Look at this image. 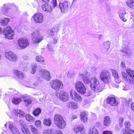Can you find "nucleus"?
<instances>
[{
	"mask_svg": "<svg viewBox=\"0 0 134 134\" xmlns=\"http://www.w3.org/2000/svg\"><path fill=\"white\" fill-rule=\"evenodd\" d=\"M80 76L83 79L85 83H90L91 87L94 91L99 92L102 91V89L99 87V81L95 77L90 79L87 77H86L83 74H80Z\"/></svg>",
	"mask_w": 134,
	"mask_h": 134,
	"instance_id": "nucleus-1",
	"label": "nucleus"
},
{
	"mask_svg": "<svg viewBox=\"0 0 134 134\" xmlns=\"http://www.w3.org/2000/svg\"><path fill=\"white\" fill-rule=\"evenodd\" d=\"M126 72L128 75L124 72H121L124 80L131 85H134V71L129 69L127 70Z\"/></svg>",
	"mask_w": 134,
	"mask_h": 134,
	"instance_id": "nucleus-2",
	"label": "nucleus"
},
{
	"mask_svg": "<svg viewBox=\"0 0 134 134\" xmlns=\"http://www.w3.org/2000/svg\"><path fill=\"white\" fill-rule=\"evenodd\" d=\"M54 123L59 129H62L66 126V122L63 117L58 114L55 115L54 117Z\"/></svg>",
	"mask_w": 134,
	"mask_h": 134,
	"instance_id": "nucleus-3",
	"label": "nucleus"
},
{
	"mask_svg": "<svg viewBox=\"0 0 134 134\" xmlns=\"http://www.w3.org/2000/svg\"><path fill=\"white\" fill-rule=\"evenodd\" d=\"M3 32V34L5 35V38L10 40L13 39L14 35V33L10 26H8L5 27Z\"/></svg>",
	"mask_w": 134,
	"mask_h": 134,
	"instance_id": "nucleus-4",
	"label": "nucleus"
},
{
	"mask_svg": "<svg viewBox=\"0 0 134 134\" xmlns=\"http://www.w3.org/2000/svg\"><path fill=\"white\" fill-rule=\"evenodd\" d=\"M100 79L103 82L108 83L109 82L111 79V74L108 71L103 70L100 75Z\"/></svg>",
	"mask_w": 134,
	"mask_h": 134,
	"instance_id": "nucleus-5",
	"label": "nucleus"
},
{
	"mask_svg": "<svg viewBox=\"0 0 134 134\" xmlns=\"http://www.w3.org/2000/svg\"><path fill=\"white\" fill-rule=\"evenodd\" d=\"M43 39L39 31H35L32 34V42L33 43H38Z\"/></svg>",
	"mask_w": 134,
	"mask_h": 134,
	"instance_id": "nucleus-6",
	"label": "nucleus"
},
{
	"mask_svg": "<svg viewBox=\"0 0 134 134\" xmlns=\"http://www.w3.org/2000/svg\"><path fill=\"white\" fill-rule=\"evenodd\" d=\"M51 87L54 90H58L60 89H62L63 85L62 82L58 80H53L50 83Z\"/></svg>",
	"mask_w": 134,
	"mask_h": 134,
	"instance_id": "nucleus-7",
	"label": "nucleus"
},
{
	"mask_svg": "<svg viewBox=\"0 0 134 134\" xmlns=\"http://www.w3.org/2000/svg\"><path fill=\"white\" fill-rule=\"evenodd\" d=\"M75 87L76 90L81 94H84L85 93L86 88L82 82L77 81L75 84Z\"/></svg>",
	"mask_w": 134,
	"mask_h": 134,
	"instance_id": "nucleus-8",
	"label": "nucleus"
},
{
	"mask_svg": "<svg viewBox=\"0 0 134 134\" xmlns=\"http://www.w3.org/2000/svg\"><path fill=\"white\" fill-rule=\"evenodd\" d=\"M59 7L61 12L63 13L67 12L71 6L70 3L68 1H65L59 4Z\"/></svg>",
	"mask_w": 134,
	"mask_h": 134,
	"instance_id": "nucleus-9",
	"label": "nucleus"
},
{
	"mask_svg": "<svg viewBox=\"0 0 134 134\" xmlns=\"http://www.w3.org/2000/svg\"><path fill=\"white\" fill-rule=\"evenodd\" d=\"M38 75V77L43 78L47 81H49L51 78L49 72L46 70L42 69L40 70Z\"/></svg>",
	"mask_w": 134,
	"mask_h": 134,
	"instance_id": "nucleus-10",
	"label": "nucleus"
},
{
	"mask_svg": "<svg viewBox=\"0 0 134 134\" xmlns=\"http://www.w3.org/2000/svg\"><path fill=\"white\" fill-rule=\"evenodd\" d=\"M5 55L6 58L10 61L15 62L17 60V56L12 52H7L5 53Z\"/></svg>",
	"mask_w": 134,
	"mask_h": 134,
	"instance_id": "nucleus-11",
	"label": "nucleus"
},
{
	"mask_svg": "<svg viewBox=\"0 0 134 134\" xmlns=\"http://www.w3.org/2000/svg\"><path fill=\"white\" fill-rule=\"evenodd\" d=\"M18 45L20 48H24L29 44L28 41L25 38H21L17 41Z\"/></svg>",
	"mask_w": 134,
	"mask_h": 134,
	"instance_id": "nucleus-12",
	"label": "nucleus"
},
{
	"mask_svg": "<svg viewBox=\"0 0 134 134\" xmlns=\"http://www.w3.org/2000/svg\"><path fill=\"white\" fill-rule=\"evenodd\" d=\"M70 96L72 99L76 101H81L82 100L81 97L74 91H70Z\"/></svg>",
	"mask_w": 134,
	"mask_h": 134,
	"instance_id": "nucleus-13",
	"label": "nucleus"
},
{
	"mask_svg": "<svg viewBox=\"0 0 134 134\" xmlns=\"http://www.w3.org/2000/svg\"><path fill=\"white\" fill-rule=\"evenodd\" d=\"M59 99L63 101H67L69 99L68 94L63 91H61L59 93Z\"/></svg>",
	"mask_w": 134,
	"mask_h": 134,
	"instance_id": "nucleus-14",
	"label": "nucleus"
},
{
	"mask_svg": "<svg viewBox=\"0 0 134 134\" xmlns=\"http://www.w3.org/2000/svg\"><path fill=\"white\" fill-rule=\"evenodd\" d=\"M20 126L24 134H27L28 133H29V130L27 127L25 123L22 120L20 121Z\"/></svg>",
	"mask_w": 134,
	"mask_h": 134,
	"instance_id": "nucleus-15",
	"label": "nucleus"
},
{
	"mask_svg": "<svg viewBox=\"0 0 134 134\" xmlns=\"http://www.w3.org/2000/svg\"><path fill=\"white\" fill-rule=\"evenodd\" d=\"M34 18L36 23H41L43 21V16L41 13H37L34 15Z\"/></svg>",
	"mask_w": 134,
	"mask_h": 134,
	"instance_id": "nucleus-16",
	"label": "nucleus"
},
{
	"mask_svg": "<svg viewBox=\"0 0 134 134\" xmlns=\"http://www.w3.org/2000/svg\"><path fill=\"white\" fill-rule=\"evenodd\" d=\"M107 103L112 106H117L118 103L116 101V98L113 97H109L107 99Z\"/></svg>",
	"mask_w": 134,
	"mask_h": 134,
	"instance_id": "nucleus-17",
	"label": "nucleus"
},
{
	"mask_svg": "<svg viewBox=\"0 0 134 134\" xmlns=\"http://www.w3.org/2000/svg\"><path fill=\"white\" fill-rule=\"evenodd\" d=\"M41 7L42 9L46 12L50 13L51 12L52 8L50 4L45 3L43 4Z\"/></svg>",
	"mask_w": 134,
	"mask_h": 134,
	"instance_id": "nucleus-18",
	"label": "nucleus"
},
{
	"mask_svg": "<svg viewBox=\"0 0 134 134\" xmlns=\"http://www.w3.org/2000/svg\"><path fill=\"white\" fill-rule=\"evenodd\" d=\"M12 113H13L15 115L21 117H23L25 115V113L22 111L17 109L13 110Z\"/></svg>",
	"mask_w": 134,
	"mask_h": 134,
	"instance_id": "nucleus-19",
	"label": "nucleus"
},
{
	"mask_svg": "<svg viewBox=\"0 0 134 134\" xmlns=\"http://www.w3.org/2000/svg\"><path fill=\"white\" fill-rule=\"evenodd\" d=\"M112 73L113 76L114 77L115 82L117 83H119L120 82V80H119L120 77L117 71L113 69H111L110 70Z\"/></svg>",
	"mask_w": 134,
	"mask_h": 134,
	"instance_id": "nucleus-20",
	"label": "nucleus"
},
{
	"mask_svg": "<svg viewBox=\"0 0 134 134\" xmlns=\"http://www.w3.org/2000/svg\"><path fill=\"white\" fill-rule=\"evenodd\" d=\"M10 130L13 134H20L18 130L15 127V125L12 124H10L9 126Z\"/></svg>",
	"mask_w": 134,
	"mask_h": 134,
	"instance_id": "nucleus-21",
	"label": "nucleus"
},
{
	"mask_svg": "<svg viewBox=\"0 0 134 134\" xmlns=\"http://www.w3.org/2000/svg\"><path fill=\"white\" fill-rule=\"evenodd\" d=\"M14 73L16 77L20 79H23L25 76L24 74L18 70H14Z\"/></svg>",
	"mask_w": 134,
	"mask_h": 134,
	"instance_id": "nucleus-22",
	"label": "nucleus"
},
{
	"mask_svg": "<svg viewBox=\"0 0 134 134\" xmlns=\"http://www.w3.org/2000/svg\"><path fill=\"white\" fill-rule=\"evenodd\" d=\"M81 120L84 122H85L88 119V115L85 112H83L81 113L80 114Z\"/></svg>",
	"mask_w": 134,
	"mask_h": 134,
	"instance_id": "nucleus-23",
	"label": "nucleus"
},
{
	"mask_svg": "<svg viewBox=\"0 0 134 134\" xmlns=\"http://www.w3.org/2000/svg\"><path fill=\"white\" fill-rule=\"evenodd\" d=\"M58 27L54 28L49 30V35L51 36H54L56 35L58 32Z\"/></svg>",
	"mask_w": 134,
	"mask_h": 134,
	"instance_id": "nucleus-24",
	"label": "nucleus"
},
{
	"mask_svg": "<svg viewBox=\"0 0 134 134\" xmlns=\"http://www.w3.org/2000/svg\"><path fill=\"white\" fill-rule=\"evenodd\" d=\"M74 130L75 132L76 133L80 132L81 133H83L85 132V130L83 129V127L82 126H78L75 127L74 129Z\"/></svg>",
	"mask_w": 134,
	"mask_h": 134,
	"instance_id": "nucleus-25",
	"label": "nucleus"
},
{
	"mask_svg": "<svg viewBox=\"0 0 134 134\" xmlns=\"http://www.w3.org/2000/svg\"><path fill=\"white\" fill-rule=\"evenodd\" d=\"M25 102L27 105L31 104L32 102V99L29 96H25L23 97Z\"/></svg>",
	"mask_w": 134,
	"mask_h": 134,
	"instance_id": "nucleus-26",
	"label": "nucleus"
},
{
	"mask_svg": "<svg viewBox=\"0 0 134 134\" xmlns=\"http://www.w3.org/2000/svg\"><path fill=\"white\" fill-rule=\"evenodd\" d=\"M126 14V11L124 9H122L120 12L119 13V17L120 18L124 21H126V20L124 18V15Z\"/></svg>",
	"mask_w": 134,
	"mask_h": 134,
	"instance_id": "nucleus-27",
	"label": "nucleus"
},
{
	"mask_svg": "<svg viewBox=\"0 0 134 134\" xmlns=\"http://www.w3.org/2000/svg\"><path fill=\"white\" fill-rule=\"evenodd\" d=\"M29 128L31 131L34 134H38L39 133L38 130L35 126L33 125H30L29 126Z\"/></svg>",
	"mask_w": 134,
	"mask_h": 134,
	"instance_id": "nucleus-28",
	"label": "nucleus"
},
{
	"mask_svg": "<svg viewBox=\"0 0 134 134\" xmlns=\"http://www.w3.org/2000/svg\"><path fill=\"white\" fill-rule=\"evenodd\" d=\"M126 4L130 8L134 9V0H128Z\"/></svg>",
	"mask_w": 134,
	"mask_h": 134,
	"instance_id": "nucleus-29",
	"label": "nucleus"
},
{
	"mask_svg": "<svg viewBox=\"0 0 134 134\" xmlns=\"http://www.w3.org/2000/svg\"><path fill=\"white\" fill-rule=\"evenodd\" d=\"M41 112V109L39 108H37L33 110V114L35 116H38Z\"/></svg>",
	"mask_w": 134,
	"mask_h": 134,
	"instance_id": "nucleus-30",
	"label": "nucleus"
},
{
	"mask_svg": "<svg viewBox=\"0 0 134 134\" xmlns=\"http://www.w3.org/2000/svg\"><path fill=\"white\" fill-rule=\"evenodd\" d=\"M67 106L69 108L76 109L77 107V105L76 103L74 102H71L67 104Z\"/></svg>",
	"mask_w": 134,
	"mask_h": 134,
	"instance_id": "nucleus-31",
	"label": "nucleus"
},
{
	"mask_svg": "<svg viewBox=\"0 0 134 134\" xmlns=\"http://www.w3.org/2000/svg\"><path fill=\"white\" fill-rule=\"evenodd\" d=\"M123 134H134V131L130 129H125L123 130Z\"/></svg>",
	"mask_w": 134,
	"mask_h": 134,
	"instance_id": "nucleus-32",
	"label": "nucleus"
},
{
	"mask_svg": "<svg viewBox=\"0 0 134 134\" xmlns=\"http://www.w3.org/2000/svg\"><path fill=\"white\" fill-rule=\"evenodd\" d=\"M52 120L50 118L45 119L44 120L43 123L47 126H50L51 124Z\"/></svg>",
	"mask_w": 134,
	"mask_h": 134,
	"instance_id": "nucleus-33",
	"label": "nucleus"
},
{
	"mask_svg": "<svg viewBox=\"0 0 134 134\" xmlns=\"http://www.w3.org/2000/svg\"><path fill=\"white\" fill-rule=\"evenodd\" d=\"M21 101V97L14 98L12 99V102L15 104L19 103Z\"/></svg>",
	"mask_w": 134,
	"mask_h": 134,
	"instance_id": "nucleus-34",
	"label": "nucleus"
},
{
	"mask_svg": "<svg viewBox=\"0 0 134 134\" xmlns=\"http://www.w3.org/2000/svg\"><path fill=\"white\" fill-rule=\"evenodd\" d=\"M110 120L109 117L108 116H106L104 119V123L105 126H108L110 124Z\"/></svg>",
	"mask_w": 134,
	"mask_h": 134,
	"instance_id": "nucleus-35",
	"label": "nucleus"
},
{
	"mask_svg": "<svg viewBox=\"0 0 134 134\" xmlns=\"http://www.w3.org/2000/svg\"><path fill=\"white\" fill-rule=\"evenodd\" d=\"M10 20L9 19L7 18H5L3 20L0 19V23L2 25H7Z\"/></svg>",
	"mask_w": 134,
	"mask_h": 134,
	"instance_id": "nucleus-36",
	"label": "nucleus"
},
{
	"mask_svg": "<svg viewBox=\"0 0 134 134\" xmlns=\"http://www.w3.org/2000/svg\"><path fill=\"white\" fill-rule=\"evenodd\" d=\"M88 134H99L97 129L94 127L91 129Z\"/></svg>",
	"mask_w": 134,
	"mask_h": 134,
	"instance_id": "nucleus-37",
	"label": "nucleus"
},
{
	"mask_svg": "<svg viewBox=\"0 0 134 134\" xmlns=\"http://www.w3.org/2000/svg\"><path fill=\"white\" fill-rule=\"evenodd\" d=\"M25 118L27 120L30 122H34L35 119L29 114H27L25 116Z\"/></svg>",
	"mask_w": 134,
	"mask_h": 134,
	"instance_id": "nucleus-38",
	"label": "nucleus"
},
{
	"mask_svg": "<svg viewBox=\"0 0 134 134\" xmlns=\"http://www.w3.org/2000/svg\"><path fill=\"white\" fill-rule=\"evenodd\" d=\"M122 51L124 53L128 55L131 54V51L126 47L124 48V49L122 50Z\"/></svg>",
	"mask_w": 134,
	"mask_h": 134,
	"instance_id": "nucleus-39",
	"label": "nucleus"
},
{
	"mask_svg": "<svg viewBox=\"0 0 134 134\" xmlns=\"http://www.w3.org/2000/svg\"><path fill=\"white\" fill-rule=\"evenodd\" d=\"M124 121V119L122 117H120V118L119 121V126L118 127V126H117L116 127V128L118 130H119L121 128L122 125H123V123Z\"/></svg>",
	"mask_w": 134,
	"mask_h": 134,
	"instance_id": "nucleus-40",
	"label": "nucleus"
},
{
	"mask_svg": "<svg viewBox=\"0 0 134 134\" xmlns=\"http://www.w3.org/2000/svg\"><path fill=\"white\" fill-rule=\"evenodd\" d=\"M37 64L35 63L33 64L32 65V68L31 71V73L32 74H34L36 72Z\"/></svg>",
	"mask_w": 134,
	"mask_h": 134,
	"instance_id": "nucleus-41",
	"label": "nucleus"
},
{
	"mask_svg": "<svg viewBox=\"0 0 134 134\" xmlns=\"http://www.w3.org/2000/svg\"><path fill=\"white\" fill-rule=\"evenodd\" d=\"M4 6L2 7V11L3 13L5 14L8 10L9 7H8L7 5H3Z\"/></svg>",
	"mask_w": 134,
	"mask_h": 134,
	"instance_id": "nucleus-42",
	"label": "nucleus"
},
{
	"mask_svg": "<svg viewBox=\"0 0 134 134\" xmlns=\"http://www.w3.org/2000/svg\"><path fill=\"white\" fill-rule=\"evenodd\" d=\"M103 45L104 46V47L105 48L107 49H109L110 46V42L109 41H107L105 42H104L103 43Z\"/></svg>",
	"mask_w": 134,
	"mask_h": 134,
	"instance_id": "nucleus-43",
	"label": "nucleus"
},
{
	"mask_svg": "<svg viewBox=\"0 0 134 134\" xmlns=\"http://www.w3.org/2000/svg\"><path fill=\"white\" fill-rule=\"evenodd\" d=\"M36 60L37 62H43L44 61V59L43 57L40 55L37 56L36 58Z\"/></svg>",
	"mask_w": 134,
	"mask_h": 134,
	"instance_id": "nucleus-44",
	"label": "nucleus"
},
{
	"mask_svg": "<svg viewBox=\"0 0 134 134\" xmlns=\"http://www.w3.org/2000/svg\"><path fill=\"white\" fill-rule=\"evenodd\" d=\"M43 133L46 134H52L53 133V130L52 129H48L47 130H44L43 131Z\"/></svg>",
	"mask_w": 134,
	"mask_h": 134,
	"instance_id": "nucleus-45",
	"label": "nucleus"
},
{
	"mask_svg": "<svg viewBox=\"0 0 134 134\" xmlns=\"http://www.w3.org/2000/svg\"><path fill=\"white\" fill-rule=\"evenodd\" d=\"M41 122L40 120H38L35 122V125L37 127H40L41 126Z\"/></svg>",
	"mask_w": 134,
	"mask_h": 134,
	"instance_id": "nucleus-46",
	"label": "nucleus"
},
{
	"mask_svg": "<svg viewBox=\"0 0 134 134\" xmlns=\"http://www.w3.org/2000/svg\"><path fill=\"white\" fill-rule=\"evenodd\" d=\"M125 129H130V128L131 126V125L129 122H126L125 123Z\"/></svg>",
	"mask_w": 134,
	"mask_h": 134,
	"instance_id": "nucleus-47",
	"label": "nucleus"
},
{
	"mask_svg": "<svg viewBox=\"0 0 134 134\" xmlns=\"http://www.w3.org/2000/svg\"><path fill=\"white\" fill-rule=\"evenodd\" d=\"M52 4H53V7H55L57 5V1L56 0H52Z\"/></svg>",
	"mask_w": 134,
	"mask_h": 134,
	"instance_id": "nucleus-48",
	"label": "nucleus"
},
{
	"mask_svg": "<svg viewBox=\"0 0 134 134\" xmlns=\"http://www.w3.org/2000/svg\"><path fill=\"white\" fill-rule=\"evenodd\" d=\"M103 134H112V132L110 131H104Z\"/></svg>",
	"mask_w": 134,
	"mask_h": 134,
	"instance_id": "nucleus-49",
	"label": "nucleus"
},
{
	"mask_svg": "<svg viewBox=\"0 0 134 134\" xmlns=\"http://www.w3.org/2000/svg\"><path fill=\"white\" fill-rule=\"evenodd\" d=\"M58 37H55L53 38L52 42L53 44H55L57 42Z\"/></svg>",
	"mask_w": 134,
	"mask_h": 134,
	"instance_id": "nucleus-50",
	"label": "nucleus"
},
{
	"mask_svg": "<svg viewBox=\"0 0 134 134\" xmlns=\"http://www.w3.org/2000/svg\"><path fill=\"white\" fill-rule=\"evenodd\" d=\"M121 66L124 69H125V68L126 66H125V64L124 62H122L120 64Z\"/></svg>",
	"mask_w": 134,
	"mask_h": 134,
	"instance_id": "nucleus-51",
	"label": "nucleus"
},
{
	"mask_svg": "<svg viewBox=\"0 0 134 134\" xmlns=\"http://www.w3.org/2000/svg\"><path fill=\"white\" fill-rule=\"evenodd\" d=\"M131 107V109L134 110V102L132 103Z\"/></svg>",
	"mask_w": 134,
	"mask_h": 134,
	"instance_id": "nucleus-52",
	"label": "nucleus"
},
{
	"mask_svg": "<svg viewBox=\"0 0 134 134\" xmlns=\"http://www.w3.org/2000/svg\"><path fill=\"white\" fill-rule=\"evenodd\" d=\"M77 118V116L76 115H73L72 117V120H73L74 119Z\"/></svg>",
	"mask_w": 134,
	"mask_h": 134,
	"instance_id": "nucleus-53",
	"label": "nucleus"
},
{
	"mask_svg": "<svg viewBox=\"0 0 134 134\" xmlns=\"http://www.w3.org/2000/svg\"><path fill=\"white\" fill-rule=\"evenodd\" d=\"M103 36V35L100 34L99 35L98 37V39L99 40H101L102 39Z\"/></svg>",
	"mask_w": 134,
	"mask_h": 134,
	"instance_id": "nucleus-54",
	"label": "nucleus"
},
{
	"mask_svg": "<svg viewBox=\"0 0 134 134\" xmlns=\"http://www.w3.org/2000/svg\"><path fill=\"white\" fill-rule=\"evenodd\" d=\"M23 58L25 60H27L28 59V57L27 56H24L23 57Z\"/></svg>",
	"mask_w": 134,
	"mask_h": 134,
	"instance_id": "nucleus-55",
	"label": "nucleus"
},
{
	"mask_svg": "<svg viewBox=\"0 0 134 134\" xmlns=\"http://www.w3.org/2000/svg\"><path fill=\"white\" fill-rule=\"evenodd\" d=\"M38 85V83L37 82H35L33 83V85L35 86H37Z\"/></svg>",
	"mask_w": 134,
	"mask_h": 134,
	"instance_id": "nucleus-56",
	"label": "nucleus"
},
{
	"mask_svg": "<svg viewBox=\"0 0 134 134\" xmlns=\"http://www.w3.org/2000/svg\"><path fill=\"white\" fill-rule=\"evenodd\" d=\"M48 50L52 51L53 50V49L52 48H50L49 47L48 48Z\"/></svg>",
	"mask_w": 134,
	"mask_h": 134,
	"instance_id": "nucleus-57",
	"label": "nucleus"
},
{
	"mask_svg": "<svg viewBox=\"0 0 134 134\" xmlns=\"http://www.w3.org/2000/svg\"><path fill=\"white\" fill-rule=\"evenodd\" d=\"M106 9L108 11H109L110 10V8L109 6H108L107 7Z\"/></svg>",
	"mask_w": 134,
	"mask_h": 134,
	"instance_id": "nucleus-58",
	"label": "nucleus"
},
{
	"mask_svg": "<svg viewBox=\"0 0 134 134\" xmlns=\"http://www.w3.org/2000/svg\"><path fill=\"white\" fill-rule=\"evenodd\" d=\"M17 93V92L16 91H14L13 92V93L15 94H16Z\"/></svg>",
	"mask_w": 134,
	"mask_h": 134,
	"instance_id": "nucleus-59",
	"label": "nucleus"
},
{
	"mask_svg": "<svg viewBox=\"0 0 134 134\" xmlns=\"http://www.w3.org/2000/svg\"><path fill=\"white\" fill-rule=\"evenodd\" d=\"M42 1L45 2H48L49 1V0H41Z\"/></svg>",
	"mask_w": 134,
	"mask_h": 134,
	"instance_id": "nucleus-60",
	"label": "nucleus"
},
{
	"mask_svg": "<svg viewBox=\"0 0 134 134\" xmlns=\"http://www.w3.org/2000/svg\"><path fill=\"white\" fill-rule=\"evenodd\" d=\"M85 75H86L87 76L88 75L89 76L90 75L89 73L88 72H87V73L85 74Z\"/></svg>",
	"mask_w": 134,
	"mask_h": 134,
	"instance_id": "nucleus-61",
	"label": "nucleus"
},
{
	"mask_svg": "<svg viewBox=\"0 0 134 134\" xmlns=\"http://www.w3.org/2000/svg\"><path fill=\"white\" fill-rule=\"evenodd\" d=\"M77 1V0H73L72 3H74Z\"/></svg>",
	"mask_w": 134,
	"mask_h": 134,
	"instance_id": "nucleus-62",
	"label": "nucleus"
},
{
	"mask_svg": "<svg viewBox=\"0 0 134 134\" xmlns=\"http://www.w3.org/2000/svg\"><path fill=\"white\" fill-rule=\"evenodd\" d=\"M91 95V92H89V93L88 94H87L86 96H90V95Z\"/></svg>",
	"mask_w": 134,
	"mask_h": 134,
	"instance_id": "nucleus-63",
	"label": "nucleus"
},
{
	"mask_svg": "<svg viewBox=\"0 0 134 134\" xmlns=\"http://www.w3.org/2000/svg\"><path fill=\"white\" fill-rule=\"evenodd\" d=\"M2 29L0 27V34L1 33V32H2Z\"/></svg>",
	"mask_w": 134,
	"mask_h": 134,
	"instance_id": "nucleus-64",
	"label": "nucleus"
}]
</instances>
